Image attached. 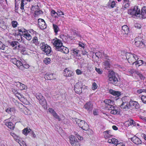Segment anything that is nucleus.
Instances as JSON below:
<instances>
[{"instance_id": "nucleus-27", "label": "nucleus", "mask_w": 146, "mask_h": 146, "mask_svg": "<svg viewBox=\"0 0 146 146\" xmlns=\"http://www.w3.org/2000/svg\"><path fill=\"white\" fill-rule=\"evenodd\" d=\"M53 29L55 34H57L58 31H60V29L58 26L54 24H52Z\"/></svg>"}, {"instance_id": "nucleus-16", "label": "nucleus", "mask_w": 146, "mask_h": 146, "mask_svg": "<svg viewBox=\"0 0 146 146\" xmlns=\"http://www.w3.org/2000/svg\"><path fill=\"white\" fill-rule=\"evenodd\" d=\"M111 110L110 112L111 114L114 115H118L120 113L119 110L116 107L113 106V108L109 110Z\"/></svg>"}, {"instance_id": "nucleus-62", "label": "nucleus", "mask_w": 146, "mask_h": 146, "mask_svg": "<svg viewBox=\"0 0 146 146\" xmlns=\"http://www.w3.org/2000/svg\"><path fill=\"white\" fill-rule=\"evenodd\" d=\"M16 43V41H13L11 43V45L12 47H14L15 46V44Z\"/></svg>"}, {"instance_id": "nucleus-10", "label": "nucleus", "mask_w": 146, "mask_h": 146, "mask_svg": "<svg viewBox=\"0 0 146 146\" xmlns=\"http://www.w3.org/2000/svg\"><path fill=\"white\" fill-rule=\"evenodd\" d=\"M82 83H76L74 86V90L76 93L79 94L82 92Z\"/></svg>"}, {"instance_id": "nucleus-51", "label": "nucleus", "mask_w": 146, "mask_h": 146, "mask_svg": "<svg viewBox=\"0 0 146 146\" xmlns=\"http://www.w3.org/2000/svg\"><path fill=\"white\" fill-rule=\"evenodd\" d=\"M5 47V45L1 42V43H0V49L4 50Z\"/></svg>"}, {"instance_id": "nucleus-50", "label": "nucleus", "mask_w": 146, "mask_h": 146, "mask_svg": "<svg viewBox=\"0 0 146 146\" xmlns=\"http://www.w3.org/2000/svg\"><path fill=\"white\" fill-rule=\"evenodd\" d=\"M18 60L15 58H11V61L15 64L16 63Z\"/></svg>"}, {"instance_id": "nucleus-4", "label": "nucleus", "mask_w": 146, "mask_h": 146, "mask_svg": "<svg viewBox=\"0 0 146 146\" xmlns=\"http://www.w3.org/2000/svg\"><path fill=\"white\" fill-rule=\"evenodd\" d=\"M126 58L129 63H132L133 64L136 60L138 59L137 56L134 54L127 53L126 54Z\"/></svg>"}, {"instance_id": "nucleus-44", "label": "nucleus", "mask_w": 146, "mask_h": 146, "mask_svg": "<svg viewBox=\"0 0 146 146\" xmlns=\"http://www.w3.org/2000/svg\"><path fill=\"white\" fill-rule=\"evenodd\" d=\"M21 146H27L26 144L23 141L22 139V141H20V142H18Z\"/></svg>"}, {"instance_id": "nucleus-24", "label": "nucleus", "mask_w": 146, "mask_h": 146, "mask_svg": "<svg viewBox=\"0 0 146 146\" xmlns=\"http://www.w3.org/2000/svg\"><path fill=\"white\" fill-rule=\"evenodd\" d=\"M27 2L26 0H21L20 6V9L22 11H25L24 7L27 4Z\"/></svg>"}, {"instance_id": "nucleus-47", "label": "nucleus", "mask_w": 146, "mask_h": 146, "mask_svg": "<svg viewBox=\"0 0 146 146\" xmlns=\"http://www.w3.org/2000/svg\"><path fill=\"white\" fill-rule=\"evenodd\" d=\"M112 144H117L118 142L117 139H115V138H112Z\"/></svg>"}, {"instance_id": "nucleus-41", "label": "nucleus", "mask_w": 146, "mask_h": 146, "mask_svg": "<svg viewBox=\"0 0 146 146\" xmlns=\"http://www.w3.org/2000/svg\"><path fill=\"white\" fill-rule=\"evenodd\" d=\"M104 65L106 66L105 68H108L110 65V64L109 61L106 60L103 62Z\"/></svg>"}, {"instance_id": "nucleus-17", "label": "nucleus", "mask_w": 146, "mask_h": 146, "mask_svg": "<svg viewBox=\"0 0 146 146\" xmlns=\"http://www.w3.org/2000/svg\"><path fill=\"white\" fill-rule=\"evenodd\" d=\"M93 105L90 102L86 103L84 105V108L88 111H91L93 108Z\"/></svg>"}, {"instance_id": "nucleus-38", "label": "nucleus", "mask_w": 146, "mask_h": 146, "mask_svg": "<svg viewBox=\"0 0 146 146\" xmlns=\"http://www.w3.org/2000/svg\"><path fill=\"white\" fill-rule=\"evenodd\" d=\"M123 2L124 3H126L124 5V7L125 8H127L129 6V0H123Z\"/></svg>"}, {"instance_id": "nucleus-60", "label": "nucleus", "mask_w": 146, "mask_h": 146, "mask_svg": "<svg viewBox=\"0 0 146 146\" xmlns=\"http://www.w3.org/2000/svg\"><path fill=\"white\" fill-rule=\"evenodd\" d=\"M116 146H125V144H124L123 143H117Z\"/></svg>"}, {"instance_id": "nucleus-5", "label": "nucleus", "mask_w": 146, "mask_h": 146, "mask_svg": "<svg viewBox=\"0 0 146 146\" xmlns=\"http://www.w3.org/2000/svg\"><path fill=\"white\" fill-rule=\"evenodd\" d=\"M140 12V10L137 6H135L133 9H130L128 11V14L134 15L139 17L141 15Z\"/></svg>"}, {"instance_id": "nucleus-3", "label": "nucleus", "mask_w": 146, "mask_h": 146, "mask_svg": "<svg viewBox=\"0 0 146 146\" xmlns=\"http://www.w3.org/2000/svg\"><path fill=\"white\" fill-rule=\"evenodd\" d=\"M41 50L44 52L47 55L49 54L51 52V47L44 42H41L40 44Z\"/></svg>"}, {"instance_id": "nucleus-43", "label": "nucleus", "mask_w": 146, "mask_h": 146, "mask_svg": "<svg viewBox=\"0 0 146 146\" xmlns=\"http://www.w3.org/2000/svg\"><path fill=\"white\" fill-rule=\"evenodd\" d=\"M12 25L13 28H15L17 26V22L15 21H13L12 22Z\"/></svg>"}, {"instance_id": "nucleus-33", "label": "nucleus", "mask_w": 146, "mask_h": 146, "mask_svg": "<svg viewBox=\"0 0 146 146\" xmlns=\"http://www.w3.org/2000/svg\"><path fill=\"white\" fill-rule=\"evenodd\" d=\"M70 143L71 145L73 144L77 140L76 139V138L74 136L71 135L69 137Z\"/></svg>"}, {"instance_id": "nucleus-37", "label": "nucleus", "mask_w": 146, "mask_h": 146, "mask_svg": "<svg viewBox=\"0 0 146 146\" xmlns=\"http://www.w3.org/2000/svg\"><path fill=\"white\" fill-rule=\"evenodd\" d=\"M51 61V60L50 58H47L44 59V62L46 65H48L50 63Z\"/></svg>"}, {"instance_id": "nucleus-22", "label": "nucleus", "mask_w": 146, "mask_h": 146, "mask_svg": "<svg viewBox=\"0 0 146 146\" xmlns=\"http://www.w3.org/2000/svg\"><path fill=\"white\" fill-rule=\"evenodd\" d=\"M129 31V28L127 26L124 25L122 27V32L123 34H127Z\"/></svg>"}, {"instance_id": "nucleus-2", "label": "nucleus", "mask_w": 146, "mask_h": 146, "mask_svg": "<svg viewBox=\"0 0 146 146\" xmlns=\"http://www.w3.org/2000/svg\"><path fill=\"white\" fill-rule=\"evenodd\" d=\"M77 119V120H76V123L78 124L79 127L82 129L84 130L87 131L86 133L87 134H90L89 132H90L91 133L93 131L92 130L89 129V126L85 121L78 119Z\"/></svg>"}, {"instance_id": "nucleus-25", "label": "nucleus", "mask_w": 146, "mask_h": 146, "mask_svg": "<svg viewBox=\"0 0 146 146\" xmlns=\"http://www.w3.org/2000/svg\"><path fill=\"white\" fill-rule=\"evenodd\" d=\"M140 15H141L142 18L145 19L146 18V7H143L142 8Z\"/></svg>"}, {"instance_id": "nucleus-21", "label": "nucleus", "mask_w": 146, "mask_h": 146, "mask_svg": "<svg viewBox=\"0 0 146 146\" xmlns=\"http://www.w3.org/2000/svg\"><path fill=\"white\" fill-rule=\"evenodd\" d=\"M17 87L20 90H26L27 88V86L22 83H18L17 84Z\"/></svg>"}, {"instance_id": "nucleus-9", "label": "nucleus", "mask_w": 146, "mask_h": 146, "mask_svg": "<svg viewBox=\"0 0 146 146\" xmlns=\"http://www.w3.org/2000/svg\"><path fill=\"white\" fill-rule=\"evenodd\" d=\"M109 80L110 81H113L114 82L118 81V80L115 76V73L113 71H109L108 75Z\"/></svg>"}, {"instance_id": "nucleus-53", "label": "nucleus", "mask_w": 146, "mask_h": 146, "mask_svg": "<svg viewBox=\"0 0 146 146\" xmlns=\"http://www.w3.org/2000/svg\"><path fill=\"white\" fill-rule=\"evenodd\" d=\"M136 73L138 75L141 79H143L144 78V77L143 76L142 74H140L138 72H136Z\"/></svg>"}, {"instance_id": "nucleus-31", "label": "nucleus", "mask_w": 146, "mask_h": 146, "mask_svg": "<svg viewBox=\"0 0 146 146\" xmlns=\"http://www.w3.org/2000/svg\"><path fill=\"white\" fill-rule=\"evenodd\" d=\"M23 36L29 40H30L32 38L31 35L27 32L24 34Z\"/></svg>"}, {"instance_id": "nucleus-46", "label": "nucleus", "mask_w": 146, "mask_h": 146, "mask_svg": "<svg viewBox=\"0 0 146 146\" xmlns=\"http://www.w3.org/2000/svg\"><path fill=\"white\" fill-rule=\"evenodd\" d=\"M137 92L138 94H141L142 92H146V89H139L137 90Z\"/></svg>"}, {"instance_id": "nucleus-6", "label": "nucleus", "mask_w": 146, "mask_h": 146, "mask_svg": "<svg viewBox=\"0 0 146 146\" xmlns=\"http://www.w3.org/2000/svg\"><path fill=\"white\" fill-rule=\"evenodd\" d=\"M36 97L38 100L40 104L42 106H43L46 104L45 98L40 93H38L36 94Z\"/></svg>"}, {"instance_id": "nucleus-64", "label": "nucleus", "mask_w": 146, "mask_h": 146, "mask_svg": "<svg viewBox=\"0 0 146 146\" xmlns=\"http://www.w3.org/2000/svg\"><path fill=\"white\" fill-rule=\"evenodd\" d=\"M23 69L24 68H28L29 67V66L28 64H25L24 66H23Z\"/></svg>"}, {"instance_id": "nucleus-23", "label": "nucleus", "mask_w": 146, "mask_h": 146, "mask_svg": "<svg viewBox=\"0 0 146 146\" xmlns=\"http://www.w3.org/2000/svg\"><path fill=\"white\" fill-rule=\"evenodd\" d=\"M110 130L104 132V137L106 139L112 136Z\"/></svg>"}, {"instance_id": "nucleus-7", "label": "nucleus", "mask_w": 146, "mask_h": 146, "mask_svg": "<svg viewBox=\"0 0 146 146\" xmlns=\"http://www.w3.org/2000/svg\"><path fill=\"white\" fill-rule=\"evenodd\" d=\"M52 43L56 49L58 50L63 45L62 43L61 40L57 38L54 39L52 41Z\"/></svg>"}, {"instance_id": "nucleus-57", "label": "nucleus", "mask_w": 146, "mask_h": 146, "mask_svg": "<svg viewBox=\"0 0 146 146\" xmlns=\"http://www.w3.org/2000/svg\"><path fill=\"white\" fill-rule=\"evenodd\" d=\"M57 13L58 14V17H60L62 15H64V13L63 12H62L61 11H58Z\"/></svg>"}, {"instance_id": "nucleus-28", "label": "nucleus", "mask_w": 146, "mask_h": 146, "mask_svg": "<svg viewBox=\"0 0 146 146\" xmlns=\"http://www.w3.org/2000/svg\"><path fill=\"white\" fill-rule=\"evenodd\" d=\"M138 38H136L135 39V45L137 46H141L143 45V42L139 40H138Z\"/></svg>"}, {"instance_id": "nucleus-45", "label": "nucleus", "mask_w": 146, "mask_h": 146, "mask_svg": "<svg viewBox=\"0 0 146 146\" xmlns=\"http://www.w3.org/2000/svg\"><path fill=\"white\" fill-rule=\"evenodd\" d=\"M95 70L97 72V73L99 74H101L102 73V70L101 69H100V68H98L96 67Z\"/></svg>"}, {"instance_id": "nucleus-36", "label": "nucleus", "mask_w": 146, "mask_h": 146, "mask_svg": "<svg viewBox=\"0 0 146 146\" xmlns=\"http://www.w3.org/2000/svg\"><path fill=\"white\" fill-rule=\"evenodd\" d=\"M51 15L54 18H58V14L54 10H52L51 12Z\"/></svg>"}, {"instance_id": "nucleus-32", "label": "nucleus", "mask_w": 146, "mask_h": 146, "mask_svg": "<svg viewBox=\"0 0 146 146\" xmlns=\"http://www.w3.org/2000/svg\"><path fill=\"white\" fill-rule=\"evenodd\" d=\"M15 95L21 102L24 103V102L23 101V99L24 98V97L22 94L18 92Z\"/></svg>"}, {"instance_id": "nucleus-20", "label": "nucleus", "mask_w": 146, "mask_h": 146, "mask_svg": "<svg viewBox=\"0 0 146 146\" xmlns=\"http://www.w3.org/2000/svg\"><path fill=\"white\" fill-rule=\"evenodd\" d=\"M58 51L62 52L64 53L67 54L69 52L68 49L66 47H64L63 45L61 46Z\"/></svg>"}, {"instance_id": "nucleus-12", "label": "nucleus", "mask_w": 146, "mask_h": 146, "mask_svg": "<svg viewBox=\"0 0 146 146\" xmlns=\"http://www.w3.org/2000/svg\"><path fill=\"white\" fill-rule=\"evenodd\" d=\"M38 25L41 29H44L46 28V23L43 19H39L38 20Z\"/></svg>"}, {"instance_id": "nucleus-54", "label": "nucleus", "mask_w": 146, "mask_h": 146, "mask_svg": "<svg viewBox=\"0 0 146 146\" xmlns=\"http://www.w3.org/2000/svg\"><path fill=\"white\" fill-rule=\"evenodd\" d=\"M76 72L77 75H80L82 74V71L79 69H77L76 70Z\"/></svg>"}, {"instance_id": "nucleus-13", "label": "nucleus", "mask_w": 146, "mask_h": 146, "mask_svg": "<svg viewBox=\"0 0 146 146\" xmlns=\"http://www.w3.org/2000/svg\"><path fill=\"white\" fill-rule=\"evenodd\" d=\"M5 124L11 129L13 130L14 129L15 125L9 119L5 120Z\"/></svg>"}, {"instance_id": "nucleus-49", "label": "nucleus", "mask_w": 146, "mask_h": 146, "mask_svg": "<svg viewBox=\"0 0 146 146\" xmlns=\"http://www.w3.org/2000/svg\"><path fill=\"white\" fill-rule=\"evenodd\" d=\"M72 145V146H80L79 143L77 140Z\"/></svg>"}, {"instance_id": "nucleus-29", "label": "nucleus", "mask_w": 146, "mask_h": 146, "mask_svg": "<svg viewBox=\"0 0 146 146\" xmlns=\"http://www.w3.org/2000/svg\"><path fill=\"white\" fill-rule=\"evenodd\" d=\"M31 131V129L29 128L26 127L23 130V133L25 135H27Z\"/></svg>"}, {"instance_id": "nucleus-48", "label": "nucleus", "mask_w": 146, "mask_h": 146, "mask_svg": "<svg viewBox=\"0 0 146 146\" xmlns=\"http://www.w3.org/2000/svg\"><path fill=\"white\" fill-rule=\"evenodd\" d=\"M98 88V86L96 83H93L92 84V89L93 90H94Z\"/></svg>"}, {"instance_id": "nucleus-56", "label": "nucleus", "mask_w": 146, "mask_h": 146, "mask_svg": "<svg viewBox=\"0 0 146 146\" xmlns=\"http://www.w3.org/2000/svg\"><path fill=\"white\" fill-rule=\"evenodd\" d=\"M79 50L76 49H74L73 50L72 53L74 54L77 55L78 53Z\"/></svg>"}, {"instance_id": "nucleus-34", "label": "nucleus", "mask_w": 146, "mask_h": 146, "mask_svg": "<svg viewBox=\"0 0 146 146\" xmlns=\"http://www.w3.org/2000/svg\"><path fill=\"white\" fill-rule=\"evenodd\" d=\"M128 125V126L131 125H133L134 126L135 125V122L132 119H130V120H128L126 122Z\"/></svg>"}, {"instance_id": "nucleus-1", "label": "nucleus", "mask_w": 146, "mask_h": 146, "mask_svg": "<svg viewBox=\"0 0 146 146\" xmlns=\"http://www.w3.org/2000/svg\"><path fill=\"white\" fill-rule=\"evenodd\" d=\"M121 106L123 109L130 108L137 109L139 108V105L137 102L131 101L129 102L128 104L127 102H123Z\"/></svg>"}, {"instance_id": "nucleus-63", "label": "nucleus", "mask_w": 146, "mask_h": 146, "mask_svg": "<svg viewBox=\"0 0 146 146\" xmlns=\"http://www.w3.org/2000/svg\"><path fill=\"white\" fill-rule=\"evenodd\" d=\"M112 128L115 130H117L118 129V127L115 125H113Z\"/></svg>"}, {"instance_id": "nucleus-35", "label": "nucleus", "mask_w": 146, "mask_h": 146, "mask_svg": "<svg viewBox=\"0 0 146 146\" xmlns=\"http://www.w3.org/2000/svg\"><path fill=\"white\" fill-rule=\"evenodd\" d=\"M0 27L3 29L6 28L5 24L4 21L0 19Z\"/></svg>"}, {"instance_id": "nucleus-30", "label": "nucleus", "mask_w": 146, "mask_h": 146, "mask_svg": "<svg viewBox=\"0 0 146 146\" xmlns=\"http://www.w3.org/2000/svg\"><path fill=\"white\" fill-rule=\"evenodd\" d=\"M18 31L20 35H24V34H25V33H26L27 32V30L23 28L18 29Z\"/></svg>"}, {"instance_id": "nucleus-14", "label": "nucleus", "mask_w": 146, "mask_h": 146, "mask_svg": "<svg viewBox=\"0 0 146 146\" xmlns=\"http://www.w3.org/2000/svg\"><path fill=\"white\" fill-rule=\"evenodd\" d=\"M49 112L52 114V116L55 118L58 119L59 121H61V119L59 117L58 115L56 112L52 108H49L48 109Z\"/></svg>"}, {"instance_id": "nucleus-42", "label": "nucleus", "mask_w": 146, "mask_h": 146, "mask_svg": "<svg viewBox=\"0 0 146 146\" xmlns=\"http://www.w3.org/2000/svg\"><path fill=\"white\" fill-rule=\"evenodd\" d=\"M141 99L143 103L146 104V96H141Z\"/></svg>"}, {"instance_id": "nucleus-58", "label": "nucleus", "mask_w": 146, "mask_h": 146, "mask_svg": "<svg viewBox=\"0 0 146 146\" xmlns=\"http://www.w3.org/2000/svg\"><path fill=\"white\" fill-rule=\"evenodd\" d=\"M96 56L99 57H101L102 54L100 52H97L95 53Z\"/></svg>"}, {"instance_id": "nucleus-8", "label": "nucleus", "mask_w": 146, "mask_h": 146, "mask_svg": "<svg viewBox=\"0 0 146 146\" xmlns=\"http://www.w3.org/2000/svg\"><path fill=\"white\" fill-rule=\"evenodd\" d=\"M105 103V106L106 109L110 110L113 107V101L110 99H106L104 101Z\"/></svg>"}, {"instance_id": "nucleus-15", "label": "nucleus", "mask_w": 146, "mask_h": 146, "mask_svg": "<svg viewBox=\"0 0 146 146\" xmlns=\"http://www.w3.org/2000/svg\"><path fill=\"white\" fill-rule=\"evenodd\" d=\"M131 140L134 143L139 145L141 144V140L136 136H134L131 138Z\"/></svg>"}, {"instance_id": "nucleus-59", "label": "nucleus", "mask_w": 146, "mask_h": 146, "mask_svg": "<svg viewBox=\"0 0 146 146\" xmlns=\"http://www.w3.org/2000/svg\"><path fill=\"white\" fill-rule=\"evenodd\" d=\"M11 108H8L7 109H6L5 111L8 113H11Z\"/></svg>"}, {"instance_id": "nucleus-11", "label": "nucleus", "mask_w": 146, "mask_h": 146, "mask_svg": "<svg viewBox=\"0 0 146 146\" xmlns=\"http://www.w3.org/2000/svg\"><path fill=\"white\" fill-rule=\"evenodd\" d=\"M64 76L66 77H71L74 75V73L69 68H66L64 71Z\"/></svg>"}, {"instance_id": "nucleus-26", "label": "nucleus", "mask_w": 146, "mask_h": 146, "mask_svg": "<svg viewBox=\"0 0 146 146\" xmlns=\"http://www.w3.org/2000/svg\"><path fill=\"white\" fill-rule=\"evenodd\" d=\"M15 64L20 69L22 70H23V64L20 61L18 60Z\"/></svg>"}, {"instance_id": "nucleus-19", "label": "nucleus", "mask_w": 146, "mask_h": 146, "mask_svg": "<svg viewBox=\"0 0 146 146\" xmlns=\"http://www.w3.org/2000/svg\"><path fill=\"white\" fill-rule=\"evenodd\" d=\"M10 135L13 136L15 141L18 143L22 141V138L19 136L17 135L15 133L13 132L10 133Z\"/></svg>"}, {"instance_id": "nucleus-55", "label": "nucleus", "mask_w": 146, "mask_h": 146, "mask_svg": "<svg viewBox=\"0 0 146 146\" xmlns=\"http://www.w3.org/2000/svg\"><path fill=\"white\" fill-rule=\"evenodd\" d=\"M76 135L78 139H79V140H83V137L82 136L79 135V134H78L77 133L76 134Z\"/></svg>"}, {"instance_id": "nucleus-40", "label": "nucleus", "mask_w": 146, "mask_h": 146, "mask_svg": "<svg viewBox=\"0 0 146 146\" xmlns=\"http://www.w3.org/2000/svg\"><path fill=\"white\" fill-rule=\"evenodd\" d=\"M32 41L33 43H35L36 45H37L38 44V42L37 38L36 36H35L33 38Z\"/></svg>"}, {"instance_id": "nucleus-52", "label": "nucleus", "mask_w": 146, "mask_h": 146, "mask_svg": "<svg viewBox=\"0 0 146 146\" xmlns=\"http://www.w3.org/2000/svg\"><path fill=\"white\" fill-rule=\"evenodd\" d=\"M116 4L115 2L114 1H113L111 2L110 6L111 8H113Z\"/></svg>"}, {"instance_id": "nucleus-18", "label": "nucleus", "mask_w": 146, "mask_h": 146, "mask_svg": "<svg viewBox=\"0 0 146 146\" xmlns=\"http://www.w3.org/2000/svg\"><path fill=\"white\" fill-rule=\"evenodd\" d=\"M109 93L117 97H119L120 95V92L118 91H116L111 89L109 90Z\"/></svg>"}, {"instance_id": "nucleus-61", "label": "nucleus", "mask_w": 146, "mask_h": 146, "mask_svg": "<svg viewBox=\"0 0 146 146\" xmlns=\"http://www.w3.org/2000/svg\"><path fill=\"white\" fill-rule=\"evenodd\" d=\"M12 92L15 94V95L17 93H18V92H17V90H15V89L12 88Z\"/></svg>"}, {"instance_id": "nucleus-39", "label": "nucleus", "mask_w": 146, "mask_h": 146, "mask_svg": "<svg viewBox=\"0 0 146 146\" xmlns=\"http://www.w3.org/2000/svg\"><path fill=\"white\" fill-rule=\"evenodd\" d=\"M135 65L139 64L138 66L144 64L143 61L142 60L135 61Z\"/></svg>"}]
</instances>
